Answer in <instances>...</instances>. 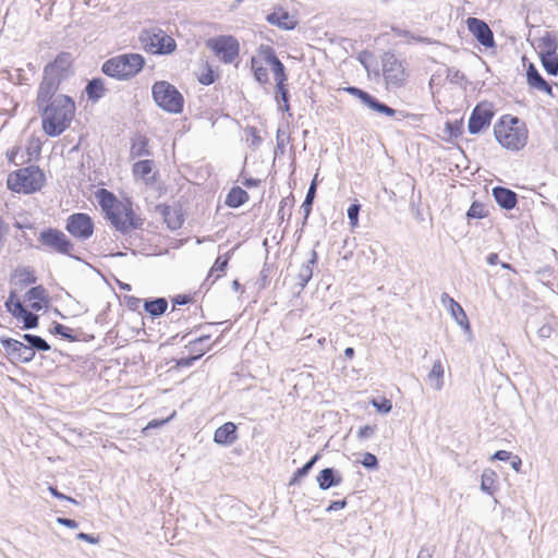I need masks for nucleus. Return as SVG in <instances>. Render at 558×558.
<instances>
[{
  "instance_id": "nucleus-9",
  "label": "nucleus",
  "mask_w": 558,
  "mask_h": 558,
  "mask_svg": "<svg viewBox=\"0 0 558 558\" xmlns=\"http://www.w3.org/2000/svg\"><path fill=\"white\" fill-rule=\"evenodd\" d=\"M106 218L122 234H126L133 229H141L144 223L143 219L135 215L131 203H120L106 215Z\"/></svg>"
},
{
  "instance_id": "nucleus-3",
  "label": "nucleus",
  "mask_w": 558,
  "mask_h": 558,
  "mask_svg": "<svg viewBox=\"0 0 558 558\" xmlns=\"http://www.w3.org/2000/svg\"><path fill=\"white\" fill-rule=\"evenodd\" d=\"M74 58L66 51L59 52L53 61L44 66L43 78L37 90H57L59 92L62 82L74 74Z\"/></svg>"
},
{
  "instance_id": "nucleus-2",
  "label": "nucleus",
  "mask_w": 558,
  "mask_h": 558,
  "mask_svg": "<svg viewBox=\"0 0 558 558\" xmlns=\"http://www.w3.org/2000/svg\"><path fill=\"white\" fill-rule=\"evenodd\" d=\"M496 141L506 149L518 151L527 142V129L517 117L502 116L494 125Z\"/></svg>"
},
{
  "instance_id": "nucleus-51",
  "label": "nucleus",
  "mask_w": 558,
  "mask_h": 558,
  "mask_svg": "<svg viewBox=\"0 0 558 558\" xmlns=\"http://www.w3.org/2000/svg\"><path fill=\"white\" fill-rule=\"evenodd\" d=\"M361 210L360 204H351L347 210L348 219L350 222V226L352 228H355L359 225V215Z\"/></svg>"
},
{
  "instance_id": "nucleus-32",
  "label": "nucleus",
  "mask_w": 558,
  "mask_h": 558,
  "mask_svg": "<svg viewBox=\"0 0 558 558\" xmlns=\"http://www.w3.org/2000/svg\"><path fill=\"white\" fill-rule=\"evenodd\" d=\"M427 381L436 390L439 391L444 387V366L440 360L434 362L432 369L427 375Z\"/></svg>"
},
{
  "instance_id": "nucleus-42",
  "label": "nucleus",
  "mask_w": 558,
  "mask_h": 558,
  "mask_svg": "<svg viewBox=\"0 0 558 558\" xmlns=\"http://www.w3.org/2000/svg\"><path fill=\"white\" fill-rule=\"evenodd\" d=\"M251 66L254 72V77L259 84H266L269 82L268 70L263 65H259V62L255 57L251 58Z\"/></svg>"
},
{
  "instance_id": "nucleus-44",
  "label": "nucleus",
  "mask_w": 558,
  "mask_h": 558,
  "mask_svg": "<svg viewBox=\"0 0 558 558\" xmlns=\"http://www.w3.org/2000/svg\"><path fill=\"white\" fill-rule=\"evenodd\" d=\"M193 355L181 357L177 360V367L186 368L191 367L197 360L202 357L201 350H196L194 348H186Z\"/></svg>"
},
{
  "instance_id": "nucleus-30",
  "label": "nucleus",
  "mask_w": 558,
  "mask_h": 558,
  "mask_svg": "<svg viewBox=\"0 0 558 558\" xmlns=\"http://www.w3.org/2000/svg\"><path fill=\"white\" fill-rule=\"evenodd\" d=\"M248 201V194L240 186H233L227 194L225 204L229 208H239Z\"/></svg>"
},
{
  "instance_id": "nucleus-19",
  "label": "nucleus",
  "mask_w": 558,
  "mask_h": 558,
  "mask_svg": "<svg viewBox=\"0 0 558 558\" xmlns=\"http://www.w3.org/2000/svg\"><path fill=\"white\" fill-rule=\"evenodd\" d=\"M266 21L283 31H292L298 26V20L281 7H276L271 13L267 14Z\"/></svg>"
},
{
  "instance_id": "nucleus-48",
  "label": "nucleus",
  "mask_w": 558,
  "mask_h": 558,
  "mask_svg": "<svg viewBox=\"0 0 558 558\" xmlns=\"http://www.w3.org/2000/svg\"><path fill=\"white\" fill-rule=\"evenodd\" d=\"M290 142V136L286 134V132L281 129L277 130L276 134V149L275 154H284L286 144Z\"/></svg>"
},
{
  "instance_id": "nucleus-4",
  "label": "nucleus",
  "mask_w": 558,
  "mask_h": 558,
  "mask_svg": "<svg viewBox=\"0 0 558 558\" xmlns=\"http://www.w3.org/2000/svg\"><path fill=\"white\" fill-rule=\"evenodd\" d=\"M145 65V59L140 53H123L106 60L101 72L118 81H128L137 75Z\"/></svg>"
},
{
  "instance_id": "nucleus-54",
  "label": "nucleus",
  "mask_w": 558,
  "mask_h": 558,
  "mask_svg": "<svg viewBox=\"0 0 558 558\" xmlns=\"http://www.w3.org/2000/svg\"><path fill=\"white\" fill-rule=\"evenodd\" d=\"M216 78H217V75L215 74L211 66L207 65L206 71L204 73H202L201 76L198 77V82L203 85L208 86V85L214 84Z\"/></svg>"
},
{
  "instance_id": "nucleus-61",
  "label": "nucleus",
  "mask_w": 558,
  "mask_h": 558,
  "mask_svg": "<svg viewBox=\"0 0 558 558\" xmlns=\"http://www.w3.org/2000/svg\"><path fill=\"white\" fill-rule=\"evenodd\" d=\"M76 538L80 539V541H84V542H87L89 544H98L99 543V537L94 535V534H87V533H84V532H80L76 534Z\"/></svg>"
},
{
  "instance_id": "nucleus-45",
  "label": "nucleus",
  "mask_w": 558,
  "mask_h": 558,
  "mask_svg": "<svg viewBox=\"0 0 558 558\" xmlns=\"http://www.w3.org/2000/svg\"><path fill=\"white\" fill-rule=\"evenodd\" d=\"M487 216V211L482 203L474 201L466 211L469 219H482Z\"/></svg>"
},
{
  "instance_id": "nucleus-12",
  "label": "nucleus",
  "mask_w": 558,
  "mask_h": 558,
  "mask_svg": "<svg viewBox=\"0 0 558 558\" xmlns=\"http://www.w3.org/2000/svg\"><path fill=\"white\" fill-rule=\"evenodd\" d=\"M64 229L72 238L85 242L92 238L95 223L88 214L74 213L65 219Z\"/></svg>"
},
{
  "instance_id": "nucleus-38",
  "label": "nucleus",
  "mask_w": 558,
  "mask_h": 558,
  "mask_svg": "<svg viewBox=\"0 0 558 558\" xmlns=\"http://www.w3.org/2000/svg\"><path fill=\"white\" fill-rule=\"evenodd\" d=\"M14 277L17 278L21 286L34 284L37 281L34 270L28 266L17 267L14 270Z\"/></svg>"
},
{
  "instance_id": "nucleus-41",
  "label": "nucleus",
  "mask_w": 558,
  "mask_h": 558,
  "mask_svg": "<svg viewBox=\"0 0 558 558\" xmlns=\"http://www.w3.org/2000/svg\"><path fill=\"white\" fill-rule=\"evenodd\" d=\"M543 68L547 72V74L556 76L558 74V56L551 54H539Z\"/></svg>"
},
{
  "instance_id": "nucleus-33",
  "label": "nucleus",
  "mask_w": 558,
  "mask_h": 558,
  "mask_svg": "<svg viewBox=\"0 0 558 558\" xmlns=\"http://www.w3.org/2000/svg\"><path fill=\"white\" fill-rule=\"evenodd\" d=\"M481 489L493 496L497 490V473L492 469H485L481 476Z\"/></svg>"
},
{
  "instance_id": "nucleus-6",
  "label": "nucleus",
  "mask_w": 558,
  "mask_h": 558,
  "mask_svg": "<svg viewBox=\"0 0 558 558\" xmlns=\"http://www.w3.org/2000/svg\"><path fill=\"white\" fill-rule=\"evenodd\" d=\"M38 242L39 246H37V248L65 255L70 258L82 262V258L73 253L75 244L62 230L58 228L48 227L43 229L38 234Z\"/></svg>"
},
{
  "instance_id": "nucleus-43",
  "label": "nucleus",
  "mask_w": 558,
  "mask_h": 558,
  "mask_svg": "<svg viewBox=\"0 0 558 558\" xmlns=\"http://www.w3.org/2000/svg\"><path fill=\"white\" fill-rule=\"evenodd\" d=\"M20 319H22L23 329L25 330L35 329L39 325V316L27 308H25L24 313L20 316Z\"/></svg>"
},
{
  "instance_id": "nucleus-31",
  "label": "nucleus",
  "mask_w": 558,
  "mask_h": 558,
  "mask_svg": "<svg viewBox=\"0 0 558 558\" xmlns=\"http://www.w3.org/2000/svg\"><path fill=\"white\" fill-rule=\"evenodd\" d=\"M97 198L101 209L106 215H108L112 209L116 208V206L121 203L112 192L106 189L98 190Z\"/></svg>"
},
{
  "instance_id": "nucleus-37",
  "label": "nucleus",
  "mask_w": 558,
  "mask_h": 558,
  "mask_svg": "<svg viewBox=\"0 0 558 558\" xmlns=\"http://www.w3.org/2000/svg\"><path fill=\"white\" fill-rule=\"evenodd\" d=\"M319 459L320 454L316 453L302 468H299L290 478L289 486L299 485L301 480L311 472V470L314 468L315 463Z\"/></svg>"
},
{
  "instance_id": "nucleus-18",
  "label": "nucleus",
  "mask_w": 558,
  "mask_h": 558,
  "mask_svg": "<svg viewBox=\"0 0 558 558\" xmlns=\"http://www.w3.org/2000/svg\"><path fill=\"white\" fill-rule=\"evenodd\" d=\"M440 302L447 306L451 316L456 323L464 330V332H471V325L463 307L448 293L444 292L440 295Z\"/></svg>"
},
{
  "instance_id": "nucleus-23",
  "label": "nucleus",
  "mask_w": 558,
  "mask_h": 558,
  "mask_svg": "<svg viewBox=\"0 0 558 558\" xmlns=\"http://www.w3.org/2000/svg\"><path fill=\"white\" fill-rule=\"evenodd\" d=\"M526 81L530 87L542 90L547 95L553 96L551 85L541 75V73L533 63H530L526 69Z\"/></svg>"
},
{
  "instance_id": "nucleus-36",
  "label": "nucleus",
  "mask_w": 558,
  "mask_h": 558,
  "mask_svg": "<svg viewBox=\"0 0 558 558\" xmlns=\"http://www.w3.org/2000/svg\"><path fill=\"white\" fill-rule=\"evenodd\" d=\"M538 48H541L539 54H556L558 48L556 36L550 32H546L545 35L539 38Z\"/></svg>"
},
{
  "instance_id": "nucleus-50",
  "label": "nucleus",
  "mask_w": 558,
  "mask_h": 558,
  "mask_svg": "<svg viewBox=\"0 0 558 558\" xmlns=\"http://www.w3.org/2000/svg\"><path fill=\"white\" fill-rule=\"evenodd\" d=\"M371 403L379 413L387 414L392 409L391 401L386 398L373 399Z\"/></svg>"
},
{
  "instance_id": "nucleus-5",
  "label": "nucleus",
  "mask_w": 558,
  "mask_h": 558,
  "mask_svg": "<svg viewBox=\"0 0 558 558\" xmlns=\"http://www.w3.org/2000/svg\"><path fill=\"white\" fill-rule=\"evenodd\" d=\"M45 183L44 172L36 166L19 169L9 174L8 189L15 193L33 194L40 191Z\"/></svg>"
},
{
  "instance_id": "nucleus-17",
  "label": "nucleus",
  "mask_w": 558,
  "mask_h": 558,
  "mask_svg": "<svg viewBox=\"0 0 558 558\" xmlns=\"http://www.w3.org/2000/svg\"><path fill=\"white\" fill-rule=\"evenodd\" d=\"M155 210L162 217L163 222L172 231L179 230L184 223V215L179 204H158Z\"/></svg>"
},
{
  "instance_id": "nucleus-55",
  "label": "nucleus",
  "mask_w": 558,
  "mask_h": 558,
  "mask_svg": "<svg viewBox=\"0 0 558 558\" xmlns=\"http://www.w3.org/2000/svg\"><path fill=\"white\" fill-rule=\"evenodd\" d=\"M447 78L454 84H460L465 80V75L458 69L449 68L447 70Z\"/></svg>"
},
{
  "instance_id": "nucleus-60",
  "label": "nucleus",
  "mask_w": 558,
  "mask_h": 558,
  "mask_svg": "<svg viewBox=\"0 0 558 558\" xmlns=\"http://www.w3.org/2000/svg\"><path fill=\"white\" fill-rule=\"evenodd\" d=\"M348 505L347 502V499H341V500H335V501H331L329 504V506L326 508V512H332V511H338L340 509H343L345 508Z\"/></svg>"
},
{
  "instance_id": "nucleus-64",
  "label": "nucleus",
  "mask_w": 558,
  "mask_h": 558,
  "mask_svg": "<svg viewBox=\"0 0 558 558\" xmlns=\"http://www.w3.org/2000/svg\"><path fill=\"white\" fill-rule=\"evenodd\" d=\"M513 453L507 450H498L494 453L493 459L498 461H509Z\"/></svg>"
},
{
  "instance_id": "nucleus-34",
  "label": "nucleus",
  "mask_w": 558,
  "mask_h": 558,
  "mask_svg": "<svg viewBox=\"0 0 558 558\" xmlns=\"http://www.w3.org/2000/svg\"><path fill=\"white\" fill-rule=\"evenodd\" d=\"M316 191H317V182H316V177H315L308 186L307 193L305 195V199L303 201V204L301 206V208L304 213V218L302 221L303 226L306 225L307 219L312 213V207H313V203H314V199L316 196Z\"/></svg>"
},
{
  "instance_id": "nucleus-20",
  "label": "nucleus",
  "mask_w": 558,
  "mask_h": 558,
  "mask_svg": "<svg viewBox=\"0 0 558 558\" xmlns=\"http://www.w3.org/2000/svg\"><path fill=\"white\" fill-rule=\"evenodd\" d=\"M496 203L506 210L513 209L518 204V195L512 190L505 186H495L492 190Z\"/></svg>"
},
{
  "instance_id": "nucleus-14",
  "label": "nucleus",
  "mask_w": 558,
  "mask_h": 558,
  "mask_svg": "<svg viewBox=\"0 0 558 558\" xmlns=\"http://www.w3.org/2000/svg\"><path fill=\"white\" fill-rule=\"evenodd\" d=\"M492 105L488 102L477 104L471 112L468 123L470 134H478L490 125L494 118Z\"/></svg>"
},
{
  "instance_id": "nucleus-39",
  "label": "nucleus",
  "mask_w": 558,
  "mask_h": 558,
  "mask_svg": "<svg viewBox=\"0 0 558 558\" xmlns=\"http://www.w3.org/2000/svg\"><path fill=\"white\" fill-rule=\"evenodd\" d=\"M154 168V160L151 159H143L136 161L132 166V173L136 178H142L146 180V177L151 173Z\"/></svg>"
},
{
  "instance_id": "nucleus-53",
  "label": "nucleus",
  "mask_w": 558,
  "mask_h": 558,
  "mask_svg": "<svg viewBox=\"0 0 558 558\" xmlns=\"http://www.w3.org/2000/svg\"><path fill=\"white\" fill-rule=\"evenodd\" d=\"M361 463L365 469L372 470V471L377 470L379 466L377 457L371 452L364 453V457H363Z\"/></svg>"
},
{
  "instance_id": "nucleus-13",
  "label": "nucleus",
  "mask_w": 558,
  "mask_h": 558,
  "mask_svg": "<svg viewBox=\"0 0 558 558\" xmlns=\"http://www.w3.org/2000/svg\"><path fill=\"white\" fill-rule=\"evenodd\" d=\"M0 344L5 350L9 360L13 363H31L34 360L32 349L24 342L10 338L0 337Z\"/></svg>"
},
{
  "instance_id": "nucleus-52",
  "label": "nucleus",
  "mask_w": 558,
  "mask_h": 558,
  "mask_svg": "<svg viewBox=\"0 0 558 558\" xmlns=\"http://www.w3.org/2000/svg\"><path fill=\"white\" fill-rule=\"evenodd\" d=\"M259 56H262L268 64L278 59L274 47L269 45H262L259 47Z\"/></svg>"
},
{
  "instance_id": "nucleus-1",
  "label": "nucleus",
  "mask_w": 558,
  "mask_h": 558,
  "mask_svg": "<svg viewBox=\"0 0 558 558\" xmlns=\"http://www.w3.org/2000/svg\"><path fill=\"white\" fill-rule=\"evenodd\" d=\"M36 107L41 118L43 131L50 137L61 135L75 116V101L57 90H37Z\"/></svg>"
},
{
  "instance_id": "nucleus-21",
  "label": "nucleus",
  "mask_w": 558,
  "mask_h": 558,
  "mask_svg": "<svg viewBox=\"0 0 558 558\" xmlns=\"http://www.w3.org/2000/svg\"><path fill=\"white\" fill-rule=\"evenodd\" d=\"M319 489L327 490L331 487L339 486L343 478L339 470L335 468H325L316 476Z\"/></svg>"
},
{
  "instance_id": "nucleus-46",
  "label": "nucleus",
  "mask_w": 558,
  "mask_h": 558,
  "mask_svg": "<svg viewBox=\"0 0 558 558\" xmlns=\"http://www.w3.org/2000/svg\"><path fill=\"white\" fill-rule=\"evenodd\" d=\"M269 65L271 66V70L274 72L276 83L288 81L284 64L279 60V58L274 62L269 63Z\"/></svg>"
},
{
  "instance_id": "nucleus-56",
  "label": "nucleus",
  "mask_w": 558,
  "mask_h": 558,
  "mask_svg": "<svg viewBox=\"0 0 558 558\" xmlns=\"http://www.w3.org/2000/svg\"><path fill=\"white\" fill-rule=\"evenodd\" d=\"M375 430H376V426H372V425L361 426L357 430V438L360 440L367 439L375 434Z\"/></svg>"
},
{
  "instance_id": "nucleus-35",
  "label": "nucleus",
  "mask_w": 558,
  "mask_h": 558,
  "mask_svg": "<svg viewBox=\"0 0 558 558\" xmlns=\"http://www.w3.org/2000/svg\"><path fill=\"white\" fill-rule=\"evenodd\" d=\"M22 339L27 342V345L32 349L34 355L36 354V351L47 352L51 349L50 344L40 336L23 333Z\"/></svg>"
},
{
  "instance_id": "nucleus-15",
  "label": "nucleus",
  "mask_w": 558,
  "mask_h": 558,
  "mask_svg": "<svg viewBox=\"0 0 558 558\" xmlns=\"http://www.w3.org/2000/svg\"><path fill=\"white\" fill-rule=\"evenodd\" d=\"M343 90L356 98L360 99V101L368 107L369 109L374 110L375 112L379 114H384L387 117H393L396 114V110L385 102L378 100L376 97L371 95L369 93L356 87V86H348L344 87Z\"/></svg>"
},
{
  "instance_id": "nucleus-11",
  "label": "nucleus",
  "mask_w": 558,
  "mask_h": 558,
  "mask_svg": "<svg viewBox=\"0 0 558 558\" xmlns=\"http://www.w3.org/2000/svg\"><path fill=\"white\" fill-rule=\"evenodd\" d=\"M207 47L226 64L232 63L240 53V44L231 35H220L207 40Z\"/></svg>"
},
{
  "instance_id": "nucleus-29",
  "label": "nucleus",
  "mask_w": 558,
  "mask_h": 558,
  "mask_svg": "<svg viewBox=\"0 0 558 558\" xmlns=\"http://www.w3.org/2000/svg\"><path fill=\"white\" fill-rule=\"evenodd\" d=\"M27 301H34L31 304L32 310L38 312L48 303L46 289L39 284L31 288L25 294Z\"/></svg>"
},
{
  "instance_id": "nucleus-62",
  "label": "nucleus",
  "mask_w": 558,
  "mask_h": 558,
  "mask_svg": "<svg viewBox=\"0 0 558 558\" xmlns=\"http://www.w3.org/2000/svg\"><path fill=\"white\" fill-rule=\"evenodd\" d=\"M553 331L554 329L549 324H544L538 328L537 335L539 338L547 339L551 336Z\"/></svg>"
},
{
  "instance_id": "nucleus-63",
  "label": "nucleus",
  "mask_w": 558,
  "mask_h": 558,
  "mask_svg": "<svg viewBox=\"0 0 558 558\" xmlns=\"http://www.w3.org/2000/svg\"><path fill=\"white\" fill-rule=\"evenodd\" d=\"M141 300L136 296L130 295L125 298V304L129 310L137 311L140 307Z\"/></svg>"
},
{
  "instance_id": "nucleus-49",
  "label": "nucleus",
  "mask_w": 558,
  "mask_h": 558,
  "mask_svg": "<svg viewBox=\"0 0 558 558\" xmlns=\"http://www.w3.org/2000/svg\"><path fill=\"white\" fill-rule=\"evenodd\" d=\"M276 101L278 105L280 102H287L290 99V93L288 89L287 82L276 83Z\"/></svg>"
},
{
  "instance_id": "nucleus-47",
  "label": "nucleus",
  "mask_w": 558,
  "mask_h": 558,
  "mask_svg": "<svg viewBox=\"0 0 558 558\" xmlns=\"http://www.w3.org/2000/svg\"><path fill=\"white\" fill-rule=\"evenodd\" d=\"M446 131L450 137L458 138L463 134V121L454 120L446 122Z\"/></svg>"
},
{
  "instance_id": "nucleus-10",
  "label": "nucleus",
  "mask_w": 558,
  "mask_h": 558,
  "mask_svg": "<svg viewBox=\"0 0 558 558\" xmlns=\"http://www.w3.org/2000/svg\"><path fill=\"white\" fill-rule=\"evenodd\" d=\"M141 41L147 51L155 54H169L177 48L175 40L158 27L143 31Z\"/></svg>"
},
{
  "instance_id": "nucleus-22",
  "label": "nucleus",
  "mask_w": 558,
  "mask_h": 558,
  "mask_svg": "<svg viewBox=\"0 0 558 558\" xmlns=\"http://www.w3.org/2000/svg\"><path fill=\"white\" fill-rule=\"evenodd\" d=\"M233 251H234V248L230 250L229 252H227L223 255H219L216 258L214 265L211 266V268L208 272L207 278L203 282V286L210 287L211 284H214L216 282L217 279H219L222 276V274H225L228 263L233 254Z\"/></svg>"
},
{
  "instance_id": "nucleus-28",
  "label": "nucleus",
  "mask_w": 558,
  "mask_h": 558,
  "mask_svg": "<svg viewBox=\"0 0 558 558\" xmlns=\"http://www.w3.org/2000/svg\"><path fill=\"white\" fill-rule=\"evenodd\" d=\"M144 311L148 313L151 318L162 316L168 308V301L166 298H150L144 300Z\"/></svg>"
},
{
  "instance_id": "nucleus-24",
  "label": "nucleus",
  "mask_w": 558,
  "mask_h": 558,
  "mask_svg": "<svg viewBox=\"0 0 558 558\" xmlns=\"http://www.w3.org/2000/svg\"><path fill=\"white\" fill-rule=\"evenodd\" d=\"M318 263V254L315 248L311 251V257L304 263L296 276V286L303 290L313 277V268Z\"/></svg>"
},
{
  "instance_id": "nucleus-8",
  "label": "nucleus",
  "mask_w": 558,
  "mask_h": 558,
  "mask_svg": "<svg viewBox=\"0 0 558 558\" xmlns=\"http://www.w3.org/2000/svg\"><path fill=\"white\" fill-rule=\"evenodd\" d=\"M383 76L386 88L396 90L405 85L408 72L404 61L400 60L393 52H385L381 57Z\"/></svg>"
},
{
  "instance_id": "nucleus-25",
  "label": "nucleus",
  "mask_w": 558,
  "mask_h": 558,
  "mask_svg": "<svg viewBox=\"0 0 558 558\" xmlns=\"http://www.w3.org/2000/svg\"><path fill=\"white\" fill-rule=\"evenodd\" d=\"M84 93L88 101L97 104L107 93L105 80L102 77H93L85 85Z\"/></svg>"
},
{
  "instance_id": "nucleus-27",
  "label": "nucleus",
  "mask_w": 558,
  "mask_h": 558,
  "mask_svg": "<svg viewBox=\"0 0 558 558\" xmlns=\"http://www.w3.org/2000/svg\"><path fill=\"white\" fill-rule=\"evenodd\" d=\"M151 156V150L149 149V140L146 135L137 134L132 138L131 147H130V158L135 159L140 157H149Z\"/></svg>"
},
{
  "instance_id": "nucleus-40",
  "label": "nucleus",
  "mask_w": 558,
  "mask_h": 558,
  "mask_svg": "<svg viewBox=\"0 0 558 558\" xmlns=\"http://www.w3.org/2000/svg\"><path fill=\"white\" fill-rule=\"evenodd\" d=\"M50 332L52 335H58L70 342L80 340V337L74 333L73 329L57 322H53L52 327L50 328Z\"/></svg>"
},
{
  "instance_id": "nucleus-16",
  "label": "nucleus",
  "mask_w": 558,
  "mask_h": 558,
  "mask_svg": "<svg viewBox=\"0 0 558 558\" xmlns=\"http://www.w3.org/2000/svg\"><path fill=\"white\" fill-rule=\"evenodd\" d=\"M466 26L469 32L482 46L485 48H493L496 46L494 33L485 21L477 17H468Z\"/></svg>"
},
{
  "instance_id": "nucleus-57",
  "label": "nucleus",
  "mask_w": 558,
  "mask_h": 558,
  "mask_svg": "<svg viewBox=\"0 0 558 558\" xmlns=\"http://www.w3.org/2000/svg\"><path fill=\"white\" fill-rule=\"evenodd\" d=\"M48 490H49V492H50V494H51L54 498H57V499H60V500H66V501H69V502L75 504V505H77V504H78L74 498H72V497H70V496H66V495H64L63 493L59 492V490H58V488H57L56 486H49V487H48Z\"/></svg>"
},
{
  "instance_id": "nucleus-58",
  "label": "nucleus",
  "mask_w": 558,
  "mask_h": 558,
  "mask_svg": "<svg viewBox=\"0 0 558 558\" xmlns=\"http://www.w3.org/2000/svg\"><path fill=\"white\" fill-rule=\"evenodd\" d=\"M191 301H192V298H191L190 295H186V294H178V295H175V296L172 299L173 310H172L171 314L174 312V307H175L177 305H186V304H189Z\"/></svg>"
},
{
  "instance_id": "nucleus-7",
  "label": "nucleus",
  "mask_w": 558,
  "mask_h": 558,
  "mask_svg": "<svg viewBox=\"0 0 558 558\" xmlns=\"http://www.w3.org/2000/svg\"><path fill=\"white\" fill-rule=\"evenodd\" d=\"M151 96L156 105L166 112L177 114L183 111V95L167 81L155 82L151 87Z\"/></svg>"
},
{
  "instance_id": "nucleus-59",
  "label": "nucleus",
  "mask_w": 558,
  "mask_h": 558,
  "mask_svg": "<svg viewBox=\"0 0 558 558\" xmlns=\"http://www.w3.org/2000/svg\"><path fill=\"white\" fill-rule=\"evenodd\" d=\"M24 311H25V306L23 305V303L20 300H17L15 302V304H13V306L10 308L9 313L13 317L20 319V316L24 313Z\"/></svg>"
},
{
  "instance_id": "nucleus-26",
  "label": "nucleus",
  "mask_w": 558,
  "mask_h": 558,
  "mask_svg": "<svg viewBox=\"0 0 558 558\" xmlns=\"http://www.w3.org/2000/svg\"><path fill=\"white\" fill-rule=\"evenodd\" d=\"M236 429L238 427L234 423H225L223 425L216 429L214 435V441L222 446L232 445L238 439Z\"/></svg>"
}]
</instances>
